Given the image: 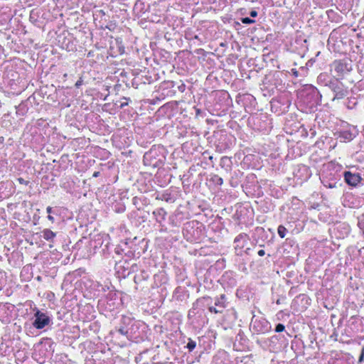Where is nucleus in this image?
<instances>
[{"mask_svg": "<svg viewBox=\"0 0 364 364\" xmlns=\"http://www.w3.org/2000/svg\"><path fill=\"white\" fill-rule=\"evenodd\" d=\"M36 320L33 323V325L36 328L41 329L45 327L49 323V318L45 315L43 313L37 311L35 314Z\"/></svg>", "mask_w": 364, "mask_h": 364, "instance_id": "obj_1", "label": "nucleus"}, {"mask_svg": "<svg viewBox=\"0 0 364 364\" xmlns=\"http://www.w3.org/2000/svg\"><path fill=\"white\" fill-rule=\"evenodd\" d=\"M344 177L346 183L353 186H356L361 180V177L359 174L352 173L349 171L345 172Z\"/></svg>", "mask_w": 364, "mask_h": 364, "instance_id": "obj_2", "label": "nucleus"}, {"mask_svg": "<svg viewBox=\"0 0 364 364\" xmlns=\"http://www.w3.org/2000/svg\"><path fill=\"white\" fill-rule=\"evenodd\" d=\"M43 237L50 242H52L56 236V233L49 229H45L42 231Z\"/></svg>", "mask_w": 364, "mask_h": 364, "instance_id": "obj_3", "label": "nucleus"}, {"mask_svg": "<svg viewBox=\"0 0 364 364\" xmlns=\"http://www.w3.org/2000/svg\"><path fill=\"white\" fill-rule=\"evenodd\" d=\"M286 231L287 229L283 225H279L278 227V234L282 238L285 237Z\"/></svg>", "mask_w": 364, "mask_h": 364, "instance_id": "obj_4", "label": "nucleus"}, {"mask_svg": "<svg viewBox=\"0 0 364 364\" xmlns=\"http://www.w3.org/2000/svg\"><path fill=\"white\" fill-rule=\"evenodd\" d=\"M196 345V342L190 339L187 344V348L189 350H193L195 348Z\"/></svg>", "mask_w": 364, "mask_h": 364, "instance_id": "obj_5", "label": "nucleus"}, {"mask_svg": "<svg viewBox=\"0 0 364 364\" xmlns=\"http://www.w3.org/2000/svg\"><path fill=\"white\" fill-rule=\"evenodd\" d=\"M285 327L283 324L279 323L276 326L275 331L276 332H282L284 330Z\"/></svg>", "mask_w": 364, "mask_h": 364, "instance_id": "obj_6", "label": "nucleus"}, {"mask_svg": "<svg viewBox=\"0 0 364 364\" xmlns=\"http://www.w3.org/2000/svg\"><path fill=\"white\" fill-rule=\"evenodd\" d=\"M242 22L245 24H250V23H253L255 22V21L250 18L246 17V18H242Z\"/></svg>", "mask_w": 364, "mask_h": 364, "instance_id": "obj_7", "label": "nucleus"}, {"mask_svg": "<svg viewBox=\"0 0 364 364\" xmlns=\"http://www.w3.org/2000/svg\"><path fill=\"white\" fill-rule=\"evenodd\" d=\"M209 310L210 312H214L215 314L221 313L223 311L222 309H220L219 308L217 309L213 306H210Z\"/></svg>", "mask_w": 364, "mask_h": 364, "instance_id": "obj_8", "label": "nucleus"}, {"mask_svg": "<svg viewBox=\"0 0 364 364\" xmlns=\"http://www.w3.org/2000/svg\"><path fill=\"white\" fill-rule=\"evenodd\" d=\"M215 306H218V308L222 310L225 308L224 303L220 300L215 302Z\"/></svg>", "mask_w": 364, "mask_h": 364, "instance_id": "obj_9", "label": "nucleus"}, {"mask_svg": "<svg viewBox=\"0 0 364 364\" xmlns=\"http://www.w3.org/2000/svg\"><path fill=\"white\" fill-rule=\"evenodd\" d=\"M363 358H364V348H363L362 350V353L360 354V356L359 358V363H361L363 360Z\"/></svg>", "mask_w": 364, "mask_h": 364, "instance_id": "obj_10", "label": "nucleus"}, {"mask_svg": "<svg viewBox=\"0 0 364 364\" xmlns=\"http://www.w3.org/2000/svg\"><path fill=\"white\" fill-rule=\"evenodd\" d=\"M18 181L21 184H26V185L28 184V181H24V179H23L22 178H18Z\"/></svg>", "mask_w": 364, "mask_h": 364, "instance_id": "obj_11", "label": "nucleus"}, {"mask_svg": "<svg viewBox=\"0 0 364 364\" xmlns=\"http://www.w3.org/2000/svg\"><path fill=\"white\" fill-rule=\"evenodd\" d=\"M264 254H265V252H264V250H259V252H258V255H259V256H261V257H262V256H264Z\"/></svg>", "mask_w": 364, "mask_h": 364, "instance_id": "obj_12", "label": "nucleus"}, {"mask_svg": "<svg viewBox=\"0 0 364 364\" xmlns=\"http://www.w3.org/2000/svg\"><path fill=\"white\" fill-rule=\"evenodd\" d=\"M257 15V11H252L250 12V16H251L252 17H255Z\"/></svg>", "mask_w": 364, "mask_h": 364, "instance_id": "obj_13", "label": "nucleus"}, {"mask_svg": "<svg viewBox=\"0 0 364 364\" xmlns=\"http://www.w3.org/2000/svg\"><path fill=\"white\" fill-rule=\"evenodd\" d=\"M48 219L49 220H50L52 223H53V221H54V218H53V216H51L50 215H48Z\"/></svg>", "mask_w": 364, "mask_h": 364, "instance_id": "obj_14", "label": "nucleus"}, {"mask_svg": "<svg viewBox=\"0 0 364 364\" xmlns=\"http://www.w3.org/2000/svg\"><path fill=\"white\" fill-rule=\"evenodd\" d=\"M51 210H52V208L51 207H48L47 209H46V211L47 213L50 215V213H51Z\"/></svg>", "mask_w": 364, "mask_h": 364, "instance_id": "obj_15", "label": "nucleus"}, {"mask_svg": "<svg viewBox=\"0 0 364 364\" xmlns=\"http://www.w3.org/2000/svg\"><path fill=\"white\" fill-rule=\"evenodd\" d=\"M119 333H120L121 334H123V335L126 333V331H124V330L123 328H120V329L119 330Z\"/></svg>", "mask_w": 364, "mask_h": 364, "instance_id": "obj_16", "label": "nucleus"}, {"mask_svg": "<svg viewBox=\"0 0 364 364\" xmlns=\"http://www.w3.org/2000/svg\"><path fill=\"white\" fill-rule=\"evenodd\" d=\"M99 174V172H95L93 176L97 177Z\"/></svg>", "mask_w": 364, "mask_h": 364, "instance_id": "obj_17", "label": "nucleus"}, {"mask_svg": "<svg viewBox=\"0 0 364 364\" xmlns=\"http://www.w3.org/2000/svg\"><path fill=\"white\" fill-rule=\"evenodd\" d=\"M75 85H76L77 87L80 86V81H77V82H76Z\"/></svg>", "mask_w": 364, "mask_h": 364, "instance_id": "obj_18", "label": "nucleus"}, {"mask_svg": "<svg viewBox=\"0 0 364 364\" xmlns=\"http://www.w3.org/2000/svg\"><path fill=\"white\" fill-rule=\"evenodd\" d=\"M219 182H220L221 183H223L222 178H220Z\"/></svg>", "mask_w": 364, "mask_h": 364, "instance_id": "obj_19", "label": "nucleus"}, {"mask_svg": "<svg viewBox=\"0 0 364 364\" xmlns=\"http://www.w3.org/2000/svg\"><path fill=\"white\" fill-rule=\"evenodd\" d=\"M219 182H220L221 183H223L222 178H220Z\"/></svg>", "mask_w": 364, "mask_h": 364, "instance_id": "obj_20", "label": "nucleus"}, {"mask_svg": "<svg viewBox=\"0 0 364 364\" xmlns=\"http://www.w3.org/2000/svg\"><path fill=\"white\" fill-rule=\"evenodd\" d=\"M224 299V295H222L221 296V299Z\"/></svg>", "mask_w": 364, "mask_h": 364, "instance_id": "obj_21", "label": "nucleus"}]
</instances>
